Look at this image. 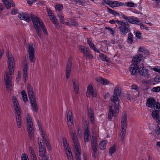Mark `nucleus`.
I'll return each mask as SVG.
<instances>
[{
	"instance_id": "obj_1",
	"label": "nucleus",
	"mask_w": 160,
	"mask_h": 160,
	"mask_svg": "<svg viewBox=\"0 0 160 160\" xmlns=\"http://www.w3.org/2000/svg\"><path fill=\"white\" fill-rule=\"evenodd\" d=\"M121 91L118 87L116 86L114 89V93L111 98L110 100L113 103V105H109L108 118L111 119L112 117H116L119 113V101L120 98Z\"/></svg>"
},
{
	"instance_id": "obj_2",
	"label": "nucleus",
	"mask_w": 160,
	"mask_h": 160,
	"mask_svg": "<svg viewBox=\"0 0 160 160\" xmlns=\"http://www.w3.org/2000/svg\"><path fill=\"white\" fill-rule=\"evenodd\" d=\"M71 123V124L69 125L68 128L70 130L69 133L72 137L74 144V150L75 154V158L76 160H81V150L80 148V146L78 143L75 132L72 129L74 127L73 123Z\"/></svg>"
},
{
	"instance_id": "obj_3",
	"label": "nucleus",
	"mask_w": 160,
	"mask_h": 160,
	"mask_svg": "<svg viewBox=\"0 0 160 160\" xmlns=\"http://www.w3.org/2000/svg\"><path fill=\"white\" fill-rule=\"evenodd\" d=\"M34 27L36 32L39 37L42 39V29L43 32L47 35H48L47 31L45 28V26L41 20L38 17L33 15L32 19Z\"/></svg>"
},
{
	"instance_id": "obj_4",
	"label": "nucleus",
	"mask_w": 160,
	"mask_h": 160,
	"mask_svg": "<svg viewBox=\"0 0 160 160\" xmlns=\"http://www.w3.org/2000/svg\"><path fill=\"white\" fill-rule=\"evenodd\" d=\"M116 23L118 25V28L122 35L126 34L130 31V25L124 20H116Z\"/></svg>"
},
{
	"instance_id": "obj_5",
	"label": "nucleus",
	"mask_w": 160,
	"mask_h": 160,
	"mask_svg": "<svg viewBox=\"0 0 160 160\" xmlns=\"http://www.w3.org/2000/svg\"><path fill=\"white\" fill-rule=\"evenodd\" d=\"M6 56L8 58L7 63L9 72L11 74H13L15 65L14 58L12 54L9 53L8 51L7 52Z\"/></svg>"
},
{
	"instance_id": "obj_6",
	"label": "nucleus",
	"mask_w": 160,
	"mask_h": 160,
	"mask_svg": "<svg viewBox=\"0 0 160 160\" xmlns=\"http://www.w3.org/2000/svg\"><path fill=\"white\" fill-rule=\"evenodd\" d=\"M13 74L8 72H5L4 81L5 87L8 91H10L12 88V80L11 75Z\"/></svg>"
},
{
	"instance_id": "obj_7",
	"label": "nucleus",
	"mask_w": 160,
	"mask_h": 160,
	"mask_svg": "<svg viewBox=\"0 0 160 160\" xmlns=\"http://www.w3.org/2000/svg\"><path fill=\"white\" fill-rule=\"evenodd\" d=\"M62 143L68 160H73L71 150L67 143L66 139L64 137L62 138Z\"/></svg>"
},
{
	"instance_id": "obj_8",
	"label": "nucleus",
	"mask_w": 160,
	"mask_h": 160,
	"mask_svg": "<svg viewBox=\"0 0 160 160\" xmlns=\"http://www.w3.org/2000/svg\"><path fill=\"white\" fill-rule=\"evenodd\" d=\"M121 16L126 21H125L128 23L138 25L140 24L141 23V22L139 19L136 17L133 16L128 17L122 14H121Z\"/></svg>"
},
{
	"instance_id": "obj_9",
	"label": "nucleus",
	"mask_w": 160,
	"mask_h": 160,
	"mask_svg": "<svg viewBox=\"0 0 160 160\" xmlns=\"http://www.w3.org/2000/svg\"><path fill=\"white\" fill-rule=\"evenodd\" d=\"M28 47L29 60L31 62L34 63L35 59V52L33 45L32 44H29Z\"/></svg>"
},
{
	"instance_id": "obj_10",
	"label": "nucleus",
	"mask_w": 160,
	"mask_h": 160,
	"mask_svg": "<svg viewBox=\"0 0 160 160\" xmlns=\"http://www.w3.org/2000/svg\"><path fill=\"white\" fill-rule=\"evenodd\" d=\"M153 107L154 110L152 113V116L156 120L159 121V112L160 111V104L158 102H156Z\"/></svg>"
},
{
	"instance_id": "obj_11",
	"label": "nucleus",
	"mask_w": 160,
	"mask_h": 160,
	"mask_svg": "<svg viewBox=\"0 0 160 160\" xmlns=\"http://www.w3.org/2000/svg\"><path fill=\"white\" fill-rule=\"evenodd\" d=\"M33 16L32 13H28L26 12H21L19 13L18 15V17L21 20H23L27 22L31 21L32 18Z\"/></svg>"
},
{
	"instance_id": "obj_12",
	"label": "nucleus",
	"mask_w": 160,
	"mask_h": 160,
	"mask_svg": "<svg viewBox=\"0 0 160 160\" xmlns=\"http://www.w3.org/2000/svg\"><path fill=\"white\" fill-rule=\"evenodd\" d=\"M39 129L40 134L44 142L45 143L47 149L49 151L51 150L52 148L49 142L48 138L46 136L45 132L43 131L41 128H39Z\"/></svg>"
},
{
	"instance_id": "obj_13",
	"label": "nucleus",
	"mask_w": 160,
	"mask_h": 160,
	"mask_svg": "<svg viewBox=\"0 0 160 160\" xmlns=\"http://www.w3.org/2000/svg\"><path fill=\"white\" fill-rule=\"evenodd\" d=\"M38 144L39 145V155L41 158H44L47 157L46 155V149L45 147L42 145L41 141H39V140H38Z\"/></svg>"
},
{
	"instance_id": "obj_14",
	"label": "nucleus",
	"mask_w": 160,
	"mask_h": 160,
	"mask_svg": "<svg viewBox=\"0 0 160 160\" xmlns=\"http://www.w3.org/2000/svg\"><path fill=\"white\" fill-rule=\"evenodd\" d=\"M86 95L88 97L92 96L95 98L97 96V94L95 90H94L92 85H89L87 88Z\"/></svg>"
},
{
	"instance_id": "obj_15",
	"label": "nucleus",
	"mask_w": 160,
	"mask_h": 160,
	"mask_svg": "<svg viewBox=\"0 0 160 160\" xmlns=\"http://www.w3.org/2000/svg\"><path fill=\"white\" fill-rule=\"evenodd\" d=\"M138 71L140 75L143 76L145 78L147 79L150 77L151 75L148 69L144 68V67L142 68H140Z\"/></svg>"
},
{
	"instance_id": "obj_16",
	"label": "nucleus",
	"mask_w": 160,
	"mask_h": 160,
	"mask_svg": "<svg viewBox=\"0 0 160 160\" xmlns=\"http://www.w3.org/2000/svg\"><path fill=\"white\" fill-rule=\"evenodd\" d=\"M27 129L29 138L32 140L34 137L33 127L32 122L27 123Z\"/></svg>"
},
{
	"instance_id": "obj_17",
	"label": "nucleus",
	"mask_w": 160,
	"mask_h": 160,
	"mask_svg": "<svg viewBox=\"0 0 160 160\" xmlns=\"http://www.w3.org/2000/svg\"><path fill=\"white\" fill-rule=\"evenodd\" d=\"M28 63L27 62H25L23 64L22 67L23 78L24 82L26 81L27 78L28 77Z\"/></svg>"
},
{
	"instance_id": "obj_18",
	"label": "nucleus",
	"mask_w": 160,
	"mask_h": 160,
	"mask_svg": "<svg viewBox=\"0 0 160 160\" xmlns=\"http://www.w3.org/2000/svg\"><path fill=\"white\" fill-rule=\"evenodd\" d=\"M139 65L138 63H133L130 67V71L131 74H135L138 72Z\"/></svg>"
},
{
	"instance_id": "obj_19",
	"label": "nucleus",
	"mask_w": 160,
	"mask_h": 160,
	"mask_svg": "<svg viewBox=\"0 0 160 160\" xmlns=\"http://www.w3.org/2000/svg\"><path fill=\"white\" fill-rule=\"evenodd\" d=\"M68 19L70 20H67V21H66L65 22L66 25L71 27L76 26L80 27L81 26V24L77 23L75 19L72 18L70 19V18H68Z\"/></svg>"
},
{
	"instance_id": "obj_20",
	"label": "nucleus",
	"mask_w": 160,
	"mask_h": 160,
	"mask_svg": "<svg viewBox=\"0 0 160 160\" xmlns=\"http://www.w3.org/2000/svg\"><path fill=\"white\" fill-rule=\"evenodd\" d=\"M87 43L89 45L91 49H92L96 52L99 53L100 51L98 50L96 48L95 45L93 43L92 41V39L90 38H87Z\"/></svg>"
},
{
	"instance_id": "obj_21",
	"label": "nucleus",
	"mask_w": 160,
	"mask_h": 160,
	"mask_svg": "<svg viewBox=\"0 0 160 160\" xmlns=\"http://www.w3.org/2000/svg\"><path fill=\"white\" fill-rule=\"evenodd\" d=\"M27 91L28 94L30 99L32 98H35L34 96L33 91L32 87L29 84H28L27 86Z\"/></svg>"
},
{
	"instance_id": "obj_22",
	"label": "nucleus",
	"mask_w": 160,
	"mask_h": 160,
	"mask_svg": "<svg viewBox=\"0 0 160 160\" xmlns=\"http://www.w3.org/2000/svg\"><path fill=\"white\" fill-rule=\"evenodd\" d=\"M73 83V87L74 90V93L76 94H78L79 92V82L78 81L75 79L72 80Z\"/></svg>"
},
{
	"instance_id": "obj_23",
	"label": "nucleus",
	"mask_w": 160,
	"mask_h": 160,
	"mask_svg": "<svg viewBox=\"0 0 160 160\" xmlns=\"http://www.w3.org/2000/svg\"><path fill=\"white\" fill-rule=\"evenodd\" d=\"M2 1L7 9L15 6L14 3L12 0H2Z\"/></svg>"
},
{
	"instance_id": "obj_24",
	"label": "nucleus",
	"mask_w": 160,
	"mask_h": 160,
	"mask_svg": "<svg viewBox=\"0 0 160 160\" xmlns=\"http://www.w3.org/2000/svg\"><path fill=\"white\" fill-rule=\"evenodd\" d=\"M90 136L89 129L88 127H87L84 129V138L85 142H88L89 141V137Z\"/></svg>"
},
{
	"instance_id": "obj_25",
	"label": "nucleus",
	"mask_w": 160,
	"mask_h": 160,
	"mask_svg": "<svg viewBox=\"0 0 160 160\" xmlns=\"http://www.w3.org/2000/svg\"><path fill=\"white\" fill-rule=\"evenodd\" d=\"M92 135L91 139V145H98V138L96 135H94L93 130L92 129Z\"/></svg>"
},
{
	"instance_id": "obj_26",
	"label": "nucleus",
	"mask_w": 160,
	"mask_h": 160,
	"mask_svg": "<svg viewBox=\"0 0 160 160\" xmlns=\"http://www.w3.org/2000/svg\"><path fill=\"white\" fill-rule=\"evenodd\" d=\"M30 100L32 107L33 108V111L34 112H37L38 111V107L35 98H32V99H31Z\"/></svg>"
},
{
	"instance_id": "obj_27",
	"label": "nucleus",
	"mask_w": 160,
	"mask_h": 160,
	"mask_svg": "<svg viewBox=\"0 0 160 160\" xmlns=\"http://www.w3.org/2000/svg\"><path fill=\"white\" fill-rule=\"evenodd\" d=\"M71 69V63L70 62H69L67 65L66 69V78L68 79L70 75Z\"/></svg>"
},
{
	"instance_id": "obj_28",
	"label": "nucleus",
	"mask_w": 160,
	"mask_h": 160,
	"mask_svg": "<svg viewBox=\"0 0 160 160\" xmlns=\"http://www.w3.org/2000/svg\"><path fill=\"white\" fill-rule=\"evenodd\" d=\"M127 116L126 114L124 113L122 117L121 127H127Z\"/></svg>"
},
{
	"instance_id": "obj_29",
	"label": "nucleus",
	"mask_w": 160,
	"mask_h": 160,
	"mask_svg": "<svg viewBox=\"0 0 160 160\" xmlns=\"http://www.w3.org/2000/svg\"><path fill=\"white\" fill-rule=\"evenodd\" d=\"M13 104L15 114L17 115H19L21 114L20 108L19 103L18 102L13 103Z\"/></svg>"
},
{
	"instance_id": "obj_30",
	"label": "nucleus",
	"mask_w": 160,
	"mask_h": 160,
	"mask_svg": "<svg viewBox=\"0 0 160 160\" xmlns=\"http://www.w3.org/2000/svg\"><path fill=\"white\" fill-rule=\"evenodd\" d=\"M143 58V56L141 54H138L135 56L132 59L133 63H137L139 62Z\"/></svg>"
},
{
	"instance_id": "obj_31",
	"label": "nucleus",
	"mask_w": 160,
	"mask_h": 160,
	"mask_svg": "<svg viewBox=\"0 0 160 160\" xmlns=\"http://www.w3.org/2000/svg\"><path fill=\"white\" fill-rule=\"evenodd\" d=\"M96 80L104 85H107L109 84V81L101 77H97L96 79Z\"/></svg>"
},
{
	"instance_id": "obj_32",
	"label": "nucleus",
	"mask_w": 160,
	"mask_h": 160,
	"mask_svg": "<svg viewBox=\"0 0 160 160\" xmlns=\"http://www.w3.org/2000/svg\"><path fill=\"white\" fill-rule=\"evenodd\" d=\"M155 102V100L153 98H149L147 100L146 105L149 107L152 108L153 107Z\"/></svg>"
},
{
	"instance_id": "obj_33",
	"label": "nucleus",
	"mask_w": 160,
	"mask_h": 160,
	"mask_svg": "<svg viewBox=\"0 0 160 160\" xmlns=\"http://www.w3.org/2000/svg\"><path fill=\"white\" fill-rule=\"evenodd\" d=\"M120 132V139L121 141H123L126 132L127 127H121Z\"/></svg>"
},
{
	"instance_id": "obj_34",
	"label": "nucleus",
	"mask_w": 160,
	"mask_h": 160,
	"mask_svg": "<svg viewBox=\"0 0 160 160\" xmlns=\"http://www.w3.org/2000/svg\"><path fill=\"white\" fill-rule=\"evenodd\" d=\"M16 115V121L17 127L20 128L22 127V119L20 114Z\"/></svg>"
},
{
	"instance_id": "obj_35",
	"label": "nucleus",
	"mask_w": 160,
	"mask_h": 160,
	"mask_svg": "<svg viewBox=\"0 0 160 160\" xmlns=\"http://www.w3.org/2000/svg\"><path fill=\"white\" fill-rule=\"evenodd\" d=\"M88 116L90 119L91 122L93 124L94 123V117L93 112L91 109L88 110Z\"/></svg>"
},
{
	"instance_id": "obj_36",
	"label": "nucleus",
	"mask_w": 160,
	"mask_h": 160,
	"mask_svg": "<svg viewBox=\"0 0 160 160\" xmlns=\"http://www.w3.org/2000/svg\"><path fill=\"white\" fill-rule=\"evenodd\" d=\"M66 113L68 122H70V123H73V118L72 117V113L71 111L69 110H67Z\"/></svg>"
},
{
	"instance_id": "obj_37",
	"label": "nucleus",
	"mask_w": 160,
	"mask_h": 160,
	"mask_svg": "<svg viewBox=\"0 0 160 160\" xmlns=\"http://www.w3.org/2000/svg\"><path fill=\"white\" fill-rule=\"evenodd\" d=\"M124 5L123 2L118 1H112L111 7L112 8H114L122 6Z\"/></svg>"
},
{
	"instance_id": "obj_38",
	"label": "nucleus",
	"mask_w": 160,
	"mask_h": 160,
	"mask_svg": "<svg viewBox=\"0 0 160 160\" xmlns=\"http://www.w3.org/2000/svg\"><path fill=\"white\" fill-rule=\"evenodd\" d=\"M107 144V141L103 140L102 141L99 143V147L101 150H103L106 149Z\"/></svg>"
},
{
	"instance_id": "obj_39",
	"label": "nucleus",
	"mask_w": 160,
	"mask_h": 160,
	"mask_svg": "<svg viewBox=\"0 0 160 160\" xmlns=\"http://www.w3.org/2000/svg\"><path fill=\"white\" fill-rule=\"evenodd\" d=\"M116 144H114L112 145L109 149V154L111 156L113 153H114L116 150Z\"/></svg>"
},
{
	"instance_id": "obj_40",
	"label": "nucleus",
	"mask_w": 160,
	"mask_h": 160,
	"mask_svg": "<svg viewBox=\"0 0 160 160\" xmlns=\"http://www.w3.org/2000/svg\"><path fill=\"white\" fill-rule=\"evenodd\" d=\"M99 57L100 59L103 61H106L107 62H110V60L109 58L105 54L101 53H100Z\"/></svg>"
},
{
	"instance_id": "obj_41",
	"label": "nucleus",
	"mask_w": 160,
	"mask_h": 160,
	"mask_svg": "<svg viewBox=\"0 0 160 160\" xmlns=\"http://www.w3.org/2000/svg\"><path fill=\"white\" fill-rule=\"evenodd\" d=\"M89 49L87 50L84 53V55L85 56L86 58L89 59H92L93 58V56L89 52Z\"/></svg>"
},
{
	"instance_id": "obj_42",
	"label": "nucleus",
	"mask_w": 160,
	"mask_h": 160,
	"mask_svg": "<svg viewBox=\"0 0 160 160\" xmlns=\"http://www.w3.org/2000/svg\"><path fill=\"white\" fill-rule=\"evenodd\" d=\"M50 20L52 21L53 24H54L56 27L58 25L57 23V19L56 18L55 16L54 15H51L49 17Z\"/></svg>"
},
{
	"instance_id": "obj_43",
	"label": "nucleus",
	"mask_w": 160,
	"mask_h": 160,
	"mask_svg": "<svg viewBox=\"0 0 160 160\" xmlns=\"http://www.w3.org/2000/svg\"><path fill=\"white\" fill-rule=\"evenodd\" d=\"M55 8L57 12H60V11H62L63 8V6L62 4H58L55 6Z\"/></svg>"
},
{
	"instance_id": "obj_44",
	"label": "nucleus",
	"mask_w": 160,
	"mask_h": 160,
	"mask_svg": "<svg viewBox=\"0 0 160 160\" xmlns=\"http://www.w3.org/2000/svg\"><path fill=\"white\" fill-rule=\"evenodd\" d=\"M133 40V36L131 33H129L128 35V38L127 42L129 43H132Z\"/></svg>"
},
{
	"instance_id": "obj_45",
	"label": "nucleus",
	"mask_w": 160,
	"mask_h": 160,
	"mask_svg": "<svg viewBox=\"0 0 160 160\" xmlns=\"http://www.w3.org/2000/svg\"><path fill=\"white\" fill-rule=\"evenodd\" d=\"M21 95H22V98L23 101L24 102H26L28 101V98L27 95L25 91L24 90H23L21 92Z\"/></svg>"
},
{
	"instance_id": "obj_46",
	"label": "nucleus",
	"mask_w": 160,
	"mask_h": 160,
	"mask_svg": "<svg viewBox=\"0 0 160 160\" xmlns=\"http://www.w3.org/2000/svg\"><path fill=\"white\" fill-rule=\"evenodd\" d=\"M78 47L80 51L83 54L89 49L86 47L82 45L78 46Z\"/></svg>"
},
{
	"instance_id": "obj_47",
	"label": "nucleus",
	"mask_w": 160,
	"mask_h": 160,
	"mask_svg": "<svg viewBox=\"0 0 160 160\" xmlns=\"http://www.w3.org/2000/svg\"><path fill=\"white\" fill-rule=\"evenodd\" d=\"M29 151L30 154L31 158L36 156L35 152L32 146H29Z\"/></svg>"
},
{
	"instance_id": "obj_48",
	"label": "nucleus",
	"mask_w": 160,
	"mask_h": 160,
	"mask_svg": "<svg viewBox=\"0 0 160 160\" xmlns=\"http://www.w3.org/2000/svg\"><path fill=\"white\" fill-rule=\"evenodd\" d=\"M149 68L151 70H153L154 71L160 73V67L158 66H155L154 68H152L150 66H149Z\"/></svg>"
},
{
	"instance_id": "obj_49",
	"label": "nucleus",
	"mask_w": 160,
	"mask_h": 160,
	"mask_svg": "<svg viewBox=\"0 0 160 160\" xmlns=\"http://www.w3.org/2000/svg\"><path fill=\"white\" fill-rule=\"evenodd\" d=\"M132 88L136 90L135 92L136 93V94L135 95V96L139 97V92L138 91V87L135 85H133L132 86Z\"/></svg>"
},
{
	"instance_id": "obj_50",
	"label": "nucleus",
	"mask_w": 160,
	"mask_h": 160,
	"mask_svg": "<svg viewBox=\"0 0 160 160\" xmlns=\"http://www.w3.org/2000/svg\"><path fill=\"white\" fill-rule=\"evenodd\" d=\"M109 13L116 16H119V14L115 11L111 9L108 8Z\"/></svg>"
},
{
	"instance_id": "obj_51",
	"label": "nucleus",
	"mask_w": 160,
	"mask_h": 160,
	"mask_svg": "<svg viewBox=\"0 0 160 160\" xmlns=\"http://www.w3.org/2000/svg\"><path fill=\"white\" fill-rule=\"evenodd\" d=\"M105 28L108 30L110 33L113 36H114L115 31L113 30V28L109 27H106Z\"/></svg>"
},
{
	"instance_id": "obj_52",
	"label": "nucleus",
	"mask_w": 160,
	"mask_h": 160,
	"mask_svg": "<svg viewBox=\"0 0 160 160\" xmlns=\"http://www.w3.org/2000/svg\"><path fill=\"white\" fill-rule=\"evenodd\" d=\"M26 121L27 123L32 122V118L30 115L27 114L26 116Z\"/></svg>"
},
{
	"instance_id": "obj_53",
	"label": "nucleus",
	"mask_w": 160,
	"mask_h": 160,
	"mask_svg": "<svg viewBox=\"0 0 160 160\" xmlns=\"http://www.w3.org/2000/svg\"><path fill=\"white\" fill-rule=\"evenodd\" d=\"M21 160H29L28 155L25 153H22L21 156Z\"/></svg>"
},
{
	"instance_id": "obj_54",
	"label": "nucleus",
	"mask_w": 160,
	"mask_h": 160,
	"mask_svg": "<svg viewBox=\"0 0 160 160\" xmlns=\"http://www.w3.org/2000/svg\"><path fill=\"white\" fill-rule=\"evenodd\" d=\"M78 137H81L82 136V132L81 128L79 127L78 128Z\"/></svg>"
},
{
	"instance_id": "obj_55",
	"label": "nucleus",
	"mask_w": 160,
	"mask_h": 160,
	"mask_svg": "<svg viewBox=\"0 0 160 160\" xmlns=\"http://www.w3.org/2000/svg\"><path fill=\"white\" fill-rule=\"evenodd\" d=\"M125 4L127 5V6L130 7H134L135 6V4L134 3L131 2H126Z\"/></svg>"
},
{
	"instance_id": "obj_56",
	"label": "nucleus",
	"mask_w": 160,
	"mask_h": 160,
	"mask_svg": "<svg viewBox=\"0 0 160 160\" xmlns=\"http://www.w3.org/2000/svg\"><path fill=\"white\" fill-rule=\"evenodd\" d=\"M102 2L108 5H110L111 7L112 1L109 0H103Z\"/></svg>"
},
{
	"instance_id": "obj_57",
	"label": "nucleus",
	"mask_w": 160,
	"mask_h": 160,
	"mask_svg": "<svg viewBox=\"0 0 160 160\" xmlns=\"http://www.w3.org/2000/svg\"><path fill=\"white\" fill-rule=\"evenodd\" d=\"M152 91L155 92H158L160 91V87L158 86L153 87L152 89Z\"/></svg>"
},
{
	"instance_id": "obj_58",
	"label": "nucleus",
	"mask_w": 160,
	"mask_h": 160,
	"mask_svg": "<svg viewBox=\"0 0 160 160\" xmlns=\"http://www.w3.org/2000/svg\"><path fill=\"white\" fill-rule=\"evenodd\" d=\"M156 133L158 135L160 134V123H158L157 125Z\"/></svg>"
},
{
	"instance_id": "obj_59",
	"label": "nucleus",
	"mask_w": 160,
	"mask_h": 160,
	"mask_svg": "<svg viewBox=\"0 0 160 160\" xmlns=\"http://www.w3.org/2000/svg\"><path fill=\"white\" fill-rule=\"evenodd\" d=\"M142 82L143 84L146 86V89H148L149 88V87L148 86V82L144 80H142Z\"/></svg>"
},
{
	"instance_id": "obj_60",
	"label": "nucleus",
	"mask_w": 160,
	"mask_h": 160,
	"mask_svg": "<svg viewBox=\"0 0 160 160\" xmlns=\"http://www.w3.org/2000/svg\"><path fill=\"white\" fill-rule=\"evenodd\" d=\"M92 146V151H97L98 145H91Z\"/></svg>"
},
{
	"instance_id": "obj_61",
	"label": "nucleus",
	"mask_w": 160,
	"mask_h": 160,
	"mask_svg": "<svg viewBox=\"0 0 160 160\" xmlns=\"http://www.w3.org/2000/svg\"><path fill=\"white\" fill-rule=\"evenodd\" d=\"M92 157L95 158H96L98 156L97 151H92Z\"/></svg>"
},
{
	"instance_id": "obj_62",
	"label": "nucleus",
	"mask_w": 160,
	"mask_h": 160,
	"mask_svg": "<svg viewBox=\"0 0 160 160\" xmlns=\"http://www.w3.org/2000/svg\"><path fill=\"white\" fill-rule=\"evenodd\" d=\"M60 22L62 24H64L65 22V20H68V18H65L64 19V17L59 18Z\"/></svg>"
},
{
	"instance_id": "obj_63",
	"label": "nucleus",
	"mask_w": 160,
	"mask_h": 160,
	"mask_svg": "<svg viewBox=\"0 0 160 160\" xmlns=\"http://www.w3.org/2000/svg\"><path fill=\"white\" fill-rule=\"evenodd\" d=\"M154 80L155 82H160V77L158 76H156L154 78Z\"/></svg>"
},
{
	"instance_id": "obj_64",
	"label": "nucleus",
	"mask_w": 160,
	"mask_h": 160,
	"mask_svg": "<svg viewBox=\"0 0 160 160\" xmlns=\"http://www.w3.org/2000/svg\"><path fill=\"white\" fill-rule=\"evenodd\" d=\"M136 37L138 38H140L141 36V33L139 31H137L136 33Z\"/></svg>"
}]
</instances>
